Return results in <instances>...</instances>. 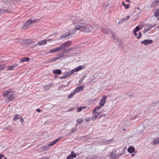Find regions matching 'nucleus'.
Returning <instances> with one entry per match:
<instances>
[{
  "mask_svg": "<svg viewBox=\"0 0 159 159\" xmlns=\"http://www.w3.org/2000/svg\"><path fill=\"white\" fill-rule=\"evenodd\" d=\"M75 30H80L81 32L89 33L93 30V28L90 25L87 23H84L81 21L77 22L75 25Z\"/></svg>",
  "mask_w": 159,
  "mask_h": 159,
  "instance_id": "f257e3e1",
  "label": "nucleus"
},
{
  "mask_svg": "<svg viewBox=\"0 0 159 159\" xmlns=\"http://www.w3.org/2000/svg\"><path fill=\"white\" fill-rule=\"evenodd\" d=\"M3 96L6 98L7 99L6 101L7 103L12 101L15 98V92L13 89H11L4 91L3 93Z\"/></svg>",
  "mask_w": 159,
  "mask_h": 159,
  "instance_id": "f03ea898",
  "label": "nucleus"
},
{
  "mask_svg": "<svg viewBox=\"0 0 159 159\" xmlns=\"http://www.w3.org/2000/svg\"><path fill=\"white\" fill-rule=\"evenodd\" d=\"M71 43V42L70 41L65 42L63 43L60 46V47L51 49L50 50L49 52H47V54H48L49 53H54L58 52L60 50H62L65 48H68L70 46Z\"/></svg>",
  "mask_w": 159,
  "mask_h": 159,
  "instance_id": "7ed1b4c3",
  "label": "nucleus"
},
{
  "mask_svg": "<svg viewBox=\"0 0 159 159\" xmlns=\"http://www.w3.org/2000/svg\"><path fill=\"white\" fill-rule=\"evenodd\" d=\"M36 20L32 17L27 21L22 27L21 29L23 30L28 29L33 23H35Z\"/></svg>",
  "mask_w": 159,
  "mask_h": 159,
  "instance_id": "20e7f679",
  "label": "nucleus"
},
{
  "mask_svg": "<svg viewBox=\"0 0 159 159\" xmlns=\"http://www.w3.org/2000/svg\"><path fill=\"white\" fill-rule=\"evenodd\" d=\"M83 68V66H79L78 67L75 68L71 71L66 72L65 74V76L68 78L69 76L74 74V73L75 72H77L80 70H82Z\"/></svg>",
  "mask_w": 159,
  "mask_h": 159,
  "instance_id": "39448f33",
  "label": "nucleus"
},
{
  "mask_svg": "<svg viewBox=\"0 0 159 159\" xmlns=\"http://www.w3.org/2000/svg\"><path fill=\"white\" fill-rule=\"evenodd\" d=\"M102 112V111H95L93 110L92 112V116L91 118V120L93 121L96 120Z\"/></svg>",
  "mask_w": 159,
  "mask_h": 159,
  "instance_id": "423d86ee",
  "label": "nucleus"
},
{
  "mask_svg": "<svg viewBox=\"0 0 159 159\" xmlns=\"http://www.w3.org/2000/svg\"><path fill=\"white\" fill-rule=\"evenodd\" d=\"M102 31L105 34L109 33L111 35H112V38L113 39H114L115 35L111 31V30H110L108 28H107L106 27H104L102 29Z\"/></svg>",
  "mask_w": 159,
  "mask_h": 159,
  "instance_id": "0eeeda50",
  "label": "nucleus"
},
{
  "mask_svg": "<svg viewBox=\"0 0 159 159\" xmlns=\"http://www.w3.org/2000/svg\"><path fill=\"white\" fill-rule=\"evenodd\" d=\"M155 25H152L151 24L147 25L145 26V28L143 31V33H145L150 30L152 27L155 26Z\"/></svg>",
  "mask_w": 159,
  "mask_h": 159,
  "instance_id": "6e6552de",
  "label": "nucleus"
},
{
  "mask_svg": "<svg viewBox=\"0 0 159 159\" xmlns=\"http://www.w3.org/2000/svg\"><path fill=\"white\" fill-rule=\"evenodd\" d=\"M107 98V97L106 96H103L100 101L99 104L101 107H102L105 104L106 102Z\"/></svg>",
  "mask_w": 159,
  "mask_h": 159,
  "instance_id": "1a4fd4ad",
  "label": "nucleus"
},
{
  "mask_svg": "<svg viewBox=\"0 0 159 159\" xmlns=\"http://www.w3.org/2000/svg\"><path fill=\"white\" fill-rule=\"evenodd\" d=\"M49 147L48 145H46L45 146L41 147L39 149V150L40 152L47 151L49 149Z\"/></svg>",
  "mask_w": 159,
  "mask_h": 159,
  "instance_id": "9d476101",
  "label": "nucleus"
},
{
  "mask_svg": "<svg viewBox=\"0 0 159 159\" xmlns=\"http://www.w3.org/2000/svg\"><path fill=\"white\" fill-rule=\"evenodd\" d=\"M76 155L75 152L72 151L71 154L66 157V159H73L76 157Z\"/></svg>",
  "mask_w": 159,
  "mask_h": 159,
  "instance_id": "9b49d317",
  "label": "nucleus"
},
{
  "mask_svg": "<svg viewBox=\"0 0 159 159\" xmlns=\"http://www.w3.org/2000/svg\"><path fill=\"white\" fill-rule=\"evenodd\" d=\"M152 40H151L145 39L142 41L141 42V43L142 44H144L145 45H148L152 43Z\"/></svg>",
  "mask_w": 159,
  "mask_h": 159,
  "instance_id": "f8f14e48",
  "label": "nucleus"
},
{
  "mask_svg": "<svg viewBox=\"0 0 159 159\" xmlns=\"http://www.w3.org/2000/svg\"><path fill=\"white\" fill-rule=\"evenodd\" d=\"M16 42H18L22 44L28 43L30 42V40L27 39H19L18 41H16Z\"/></svg>",
  "mask_w": 159,
  "mask_h": 159,
  "instance_id": "ddd939ff",
  "label": "nucleus"
},
{
  "mask_svg": "<svg viewBox=\"0 0 159 159\" xmlns=\"http://www.w3.org/2000/svg\"><path fill=\"white\" fill-rule=\"evenodd\" d=\"M51 39H49L48 40H42L41 41H39L38 43V44L39 46L45 45L47 43V42L48 41H49Z\"/></svg>",
  "mask_w": 159,
  "mask_h": 159,
  "instance_id": "4468645a",
  "label": "nucleus"
},
{
  "mask_svg": "<svg viewBox=\"0 0 159 159\" xmlns=\"http://www.w3.org/2000/svg\"><path fill=\"white\" fill-rule=\"evenodd\" d=\"M115 151L114 152L112 151L111 153L109 156V157L111 158L112 159H115L117 158V156L116 154H115Z\"/></svg>",
  "mask_w": 159,
  "mask_h": 159,
  "instance_id": "2eb2a0df",
  "label": "nucleus"
},
{
  "mask_svg": "<svg viewBox=\"0 0 159 159\" xmlns=\"http://www.w3.org/2000/svg\"><path fill=\"white\" fill-rule=\"evenodd\" d=\"M84 89V86H80L79 87L76 88L75 90L74 91L75 93L79 92L82 91Z\"/></svg>",
  "mask_w": 159,
  "mask_h": 159,
  "instance_id": "dca6fc26",
  "label": "nucleus"
},
{
  "mask_svg": "<svg viewBox=\"0 0 159 159\" xmlns=\"http://www.w3.org/2000/svg\"><path fill=\"white\" fill-rule=\"evenodd\" d=\"M127 151L130 153H132L135 151V149L133 147L131 146L128 148Z\"/></svg>",
  "mask_w": 159,
  "mask_h": 159,
  "instance_id": "f3484780",
  "label": "nucleus"
},
{
  "mask_svg": "<svg viewBox=\"0 0 159 159\" xmlns=\"http://www.w3.org/2000/svg\"><path fill=\"white\" fill-rule=\"evenodd\" d=\"M30 60V58L29 57H26L22 58L20 61V62L21 63L23 62H28Z\"/></svg>",
  "mask_w": 159,
  "mask_h": 159,
  "instance_id": "a211bd4d",
  "label": "nucleus"
},
{
  "mask_svg": "<svg viewBox=\"0 0 159 159\" xmlns=\"http://www.w3.org/2000/svg\"><path fill=\"white\" fill-rule=\"evenodd\" d=\"M53 73L55 74H60L61 73V71L59 69L54 70L53 71Z\"/></svg>",
  "mask_w": 159,
  "mask_h": 159,
  "instance_id": "6ab92c4d",
  "label": "nucleus"
},
{
  "mask_svg": "<svg viewBox=\"0 0 159 159\" xmlns=\"http://www.w3.org/2000/svg\"><path fill=\"white\" fill-rule=\"evenodd\" d=\"M17 65H13L9 66L7 67V70H12L14 68L17 66Z\"/></svg>",
  "mask_w": 159,
  "mask_h": 159,
  "instance_id": "aec40b11",
  "label": "nucleus"
},
{
  "mask_svg": "<svg viewBox=\"0 0 159 159\" xmlns=\"http://www.w3.org/2000/svg\"><path fill=\"white\" fill-rule=\"evenodd\" d=\"M52 85V83L50 84H49L45 85L44 87V88L45 90H48L49 89Z\"/></svg>",
  "mask_w": 159,
  "mask_h": 159,
  "instance_id": "412c9836",
  "label": "nucleus"
},
{
  "mask_svg": "<svg viewBox=\"0 0 159 159\" xmlns=\"http://www.w3.org/2000/svg\"><path fill=\"white\" fill-rule=\"evenodd\" d=\"M86 108V107L82 106L79 107H78L77 109L76 110V112H80L82 110Z\"/></svg>",
  "mask_w": 159,
  "mask_h": 159,
  "instance_id": "4be33fe9",
  "label": "nucleus"
},
{
  "mask_svg": "<svg viewBox=\"0 0 159 159\" xmlns=\"http://www.w3.org/2000/svg\"><path fill=\"white\" fill-rule=\"evenodd\" d=\"M21 116L19 115L16 114L14 116L13 119L15 121H16L18 119H19L21 118Z\"/></svg>",
  "mask_w": 159,
  "mask_h": 159,
  "instance_id": "5701e85b",
  "label": "nucleus"
},
{
  "mask_svg": "<svg viewBox=\"0 0 159 159\" xmlns=\"http://www.w3.org/2000/svg\"><path fill=\"white\" fill-rule=\"evenodd\" d=\"M102 107L101 106H97L95 107L93 111H99V110L101 109Z\"/></svg>",
  "mask_w": 159,
  "mask_h": 159,
  "instance_id": "b1692460",
  "label": "nucleus"
},
{
  "mask_svg": "<svg viewBox=\"0 0 159 159\" xmlns=\"http://www.w3.org/2000/svg\"><path fill=\"white\" fill-rule=\"evenodd\" d=\"M159 143V138L155 139L153 141V144L155 145Z\"/></svg>",
  "mask_w": 159,
  "mask_h": 159,
  "instance_id": "393cba45",
  "label": "nucleus"
},
{
  "mask_svg": "<svg viewBox=\"0 0 159 159\" xmlns=\"http://www.w3.org/2000/svg\"><path fill=\"white\" fill-rule=\"evenodd\" d=\"M70 83V82L69 81V82L66 85H61L59 87V89H63V88H65V87H66V86H68V85Z\"/></svg>",
  "mask_w": 159,
  "mask_h": 159,
  "instance_id": "a878e982",
  "label": "nucleus"
},
{
  "mask_svg": "<svg viewBox=\"0 0 159 159\" xmlns=\"http://www.w3.org/2000/svg\"><path fill=\"white\" fill-rule=\"evenodd\" d=\"M159 2V1L157 0H155L152 2V5L153 6H157Z\"/></svg>",
  "mask_w": 159,
  "mask_h": 159,
  "instance_id": "bb28decb",
  "label": "nucleus"
},
{
  "mask_svg": "<svg viewBox=\"0 0 159 159\" xmlns=\"http://www.w3.org/2000/svg\"><path fill=\"white\" fill-rule=\"evenodd\" d=\"M75 93H75L74 91L73 92L71 93L70 94V95L68 96V98L70 99V98H72Z\"/></svg>",
  "mask_w": 159,
  "mask_h": 159,
  "instance_id": "cd10ccee",
  "label": "nucleus"
},
{
  "mask_svg": "<svg viewBox=\"0 0 159 159\" xmlns=\"http://www.w3.org/2000/svg\"><path fill=\"white\" fill-rule=\"evenodd\" d=\"M154 15L155 17L159 16V9H157L156 10Z\"/></svg>",
  "mask_w": 159,
  "mask_h": 159,
  "instance_id": "c85d7f7f",
  "label": "nucleus"
},
{
  "mask_svg": "<svg viewBox=\"0 0 159 159\" xmlns=\"http://www.w3.org/2000/svg\"><path fill=\"white\" fill-rule=\"evenodd\" d=\"M83 122V120L82 119H78L76 121L77 123L78 124H80Z\"/></svg>",
  "mask_w": 159,
  "mask_h": 159,
  "instance_id": "c756f323",
  "label": "nucleus"
},
{
  "mask_svg": "<svg viewBox=\"0 0 159 159\" xmlns=\"http://www.w3.org/2000/svg\"><path fill=\"white\" fill-rule=\"evenodd\" d=\"M57 59H57V57L53 58H52L48 62H53L55 61Z\"/></svg>",
  "mask_w": 159,
  "mask_h": 159,
  "instance_id": "7c9ffc66",
  "label": "nucleus"
},
{
  "mask_svg": "<svg viewBox=\"0 0 159 159\" xmlns=\"http://www.w3.org/2000/svg\"><path fill=\"white\" fill-rule=\"evenodd\" d=\"M77 130V129L75 128H73L72 130L70 131V132L69 133V134H71L73 133L74 132L76 131Z\"/></svg>",
  "mask_w": 159,
  "mask_h": 159,
  "instance_id": "2f4dec72",
  "label": "nucleus"
},
{
  "mask_svg": "<svg viewBox=\"0 0 159 159\" xmlns=\"http://www.w3.org/2000/svg\"><path fill=\"white\" fill-rule=\"evenodd\" d=\"M8 11V10H4V9H0V13H3L4 12H7Z\"/></svg>",
  "mask_w": 159,
  "mask_h": 159,
  "instance_id": "473e14b6",
  "label": "nucleus"
},
{
  "mask_svg": "<svg viewBox=\"0 0 159 159\" xmlns=\"http://www.w3.org/2000/svg\"><path fill=\"white\" fill-rule=\"evenodd\" d=\"M124 154V152H122L121 153H119L118 154H116L117 156V158H118L120 156L123 155Z\"/></svg>",
  "mask_w": 159,
  "mask_h": 159,
  "instance_id": "72a5a7b5",
  "label": "nucleus"
},
{
  "mask_svg": "<svg viewBox=\"0 0 159 159\" xmlns=\"http://www.w3.org/2000/svg\"><path fill=\"white\" fill-rule=\"evenodd\" d=\"M70 33L69 32H66L64 34V35L67 37L70 35Z\"/></svg>",
  "mask_w": 159,
  "mask_h": 159,
  "instance_id": "f704fd0d",
  "label": "nucleus"
},
{
  "mask_svg": "<svg viewBox=\"0 0 159 159\" xmlns=\"http://www.w3.org/2000/svg\"><path fill=\"white\" fill-rule=\"evenodd\" d=\"M65 55L63 54H62V55L59 56L58 57H57V59H58L60 58H62L64 57H65Z\"/></svg>",
  "mask_w": 159,
  "mask_h": 159,
  "instance_id": "c9c22d12",
  "label": "nucleus"
},
{
  "mask_svg": "<svg viewBox=\"0 0 159 159\" xmlns=\"http://www.w3.org/2000/svg\"><path fill=\"white\" fill-rule=\"evenodd\" d=\"M140 30V28L139 26H137L134 29V31L137 32L139 31Z\"/></svg>",
  "mask_w": 159,
  "mask_h": 159,
  "instance_id": "e433bc0d",
  "label": "nucleus"
},
{
  "mask_svg": "<svg viewBox=\"0 0 159 159\" xmlns=\"http://www.w3.org/2000/svg\"><path fill=\"white\" fill-rule=\"evenodd\" d=\"M85 120L86 121V122H88L90 120H91V118L90 117H86L85 119Z\"/></svg>",
  "mask_w": 159,
  "mask_h": 159,
  "instance_id": "4c0bfd02",
  "label": "nucleus"
},
{
  "mask_svg": "<svg viewBox=\"0 0 159 159\" xmlns=\"http://www.w3.org/2000/svg\"><path fill=\"white\" fill-rule=\"evenodd\" d=\"M130 6L129 4H125V6H124L125 9H127L128 8H129Z\"/></svg>",
  "mask_w": 159,
  "mask_h": 159,
  "instance_id": "58836bf2",
  "label": "nucleus"
},
{
  "mask_svg": "<svg viewBox=\"0 0 159 159\" xmlns=\"http://www.w3.org/2000/svg\"><path fill=\"white\" fill-rule=\"evenodd\" d=\"M69 51V49H65L63 50V53H66Z\"/></svg>",
  "mask_w": 159,
  "mask_h": 159,
  "instance_id": "ea45409f",
  "label": "nucleus"
},
{
  "mask_svg": "<svg viewBox=\"0 0 159 159\" xmlns=\"http://www.w3.org/2000/svg\"><path fill=\"white\" fill-rule=\"evenodd\" d=\"M55 144V142H54V141H53V142H52L50 143L48 145H49V146L50 147V146H52L54 145Z\"/></svg>",
  "mask_w": 159,
  "mask_h": 159,
  "instance_id": "a19ab883",
  "label": "nucleus"
},
{
  "mask_svg": "<svg viewBox=\"0 0 159 159\" xmlns=\"http://www.w3.org/2000/svg\"><path fill=\"white\" fill-rule=\"evenodd\" d=\"M67 37H66V36L65 35H64V34H63V35H62L60 37V39H65V38H67Z\"/></svg>",
  "mask_w": 159,
  "mask_h": 159,
  "instance_id": "79ce46f5",
  "label": "nucleus"
},
{
  "mask_svg": "<svg viewBox=\"0 0 159 159\" xmlns=\"http://www.w3.org/2000/svg\"><path fill=\"white\" fill-rule=\"evenodd\" d=\"M67 77H66V76H65V75H63V76H61L60 77V79H66V78H67Z\"/></svg>",
  "mask_w": 159,
  "mask_h": 159,
  "instance_id": "37998d69",
  "label": "nucleus"
},
{
  "mask_svg": "<svg viewBox=\"0 0 159 159\" xmlns=\"http://www.w3.org/2000/svg\"><path fill=\"white\" fill-rule=\"evenodd\" d=\"M4 66L3 65H0V70H2L4 68Z\"/></svg>",
  "mask_w": 159,
  "mask_h": 159,
  "instance_id": "c03bdc74",
  "label": "nucleus"
},
{
  "mask_svg": "<svg viewBox=\"0 0 159 159\" xmlns=\"http://www.w3.org/2000/svg\"><path fill=\"white\" fill-rule=\"evenodd\" d=\"M139 36L137 37V38L138 39H140L142 36V33L141 32H139Z\"/></svg>",
  "mask_w": 159,
  "mask_h": 159,
  "instance_id": "a18cd8bd",
  "label": "nucleus"
},
{
  "mask_svg": "<svg viewBox=\"0 0 159 159\" xmlns=\"http://www.w3.org/2000/svg\"><path fill=\"white\" fill-rule=\"evenodd\" d=\"M20 121L21 122L22 124L23 125V122H24V119L23 118H22L21 116V118L20 119Z\"/></svg>",
  "mask_w": 159,
  "mask_h": 159,
  "instance_id": "49530a36",
  "label": "nucleus"
},
{
  "mask_svg": "<svg viewBox=\"0 0 159 159\" xmlns=\"http://www.w3.org/2000/svg\"><path fill=\"white\" fill-rule=\"evenodd\" d=\"M4 155L2 154H0V159H1L2 158H4Z\"/></svg>",
  "mask_w": 159,
  "mask_h": 159,
  "instance_id": "de8ad7c7",
  "label": "nucleus"
},
{
  "mask_svg": "<svg viewBox=\"0 0 159 159\" xmlns=\"http://www.w3.org/2000/svg\"><path fill=\"white\" fill-rule=\"evenodd\" d=\"M94 77V76H92L90 78V79H91V81H92L93 80Z\"/></svg>",
  "mask_w": 159,
  "mask_h": 159,
  "instance_id": "09e8293b",
  "label": "nucleus"
},
{
  "mask_svg": "<svg viewBox=\"0 0 159 159\" xmlns=\"http://www.w3.org/2000/svg\"><path fill=\"white\" fill-rule=\"evenodd\" d=\"M74 48L71 47L70 48L68 49L69 51H70L71 50H73Z\"/></svg>",
  "mask_w": 159,
  "mask_h": 159,
  "instance_id": "8fccbe9b",
  "label": "nucleus"
},
{
  "mask_svg": "<svg viewBox=\"0 0 159 159\" xmlns=\"http://www.w3.org/2000/svg\"><path fill=\"white\" fill-rule=\"evenodd\" d=\"M134 35L135 36H137V33H136V32L134 31Z\"/></svg>",
  "mask_w": 159,
  "mask_h": 159,
  "instance_id": "3c124183",
  "label": "nucleus"
},
{
  "mask_svg": "<svg viewBox=\"0 0 159 159\" xmlns=\"http://www.w3.org/2000/svg\"><path fill=\"white\" fill-rule=\"evenodd\" d=\"M36 111L37 112H41V110L39 109H36Z\"/></svg>",
  "mask_w": 159,
  "mask_h": 159,
  "instance_id": "603ef678",
  "label": "nucleus"
},
{
  "mask_svg": "<svg viewBox=\"0 0 159 159\" xmlns=\"http://www.w3.org/2000/svg\"><path fill=\"white\" fill-rule=\"evenodd\" d=\"M59 139H57L55 140L54 142H55V143H57V142H58L59 141Z\"/></svg>",
  "mask_w": 159,
  "mask_h": 159,
  "instance_id": "864d4df0",
  "label": "nucleus"
},
{
  "mask_svg": "<svg viewBox=\"0 0 159 159\" xmlns=\"http://www.w3.org/2000/svg\"><path fill=\"white\" fill-rule=\"evenodd\" d=\"M2 0L3 2L4 3L7 2L8 1V0Z\"/></svg>",
  "mask_w": 159,
  "mask_h": 159,
  "instance_id": "5fc2aeb1",
  "label": "nucleus"
},
{
  "mask_svg": "<svg viewBox=\"0 0 159 159\" xmlns=\"http://www.w3.org/2000/svg\"><path fill=\"white\" fill-rule=\"evenodd\" d=\"M73 110V108H72L71 109H69L68 111H72Z\"/></svg>",
  "mask_w": 159,
  "mask_h": 159,
  "instance_id": "6e6d98bb",
  "label": "nucleus"
},
{
  "mask_svg": "<svg viewBox=\"0 0 159 159\" xmlns=\"http://www.w3.org/2000/svg\"><path fill=\"white\" fill-rule=\"evenodd\" d=\"M129 18H130V16H127L126 17V20H127V19H129Z\"/></svg>",
  "mask_w": 159,
  "mask_h": 159,
  "instance_id": "4d7b16f0",
  "label": "nucleus"
},
{
  "mask_svg": "<svg viewBox=\"0 0 159 159\" xmlns=\"http://www.w3.org/2000/svg\"><path fill=\"white\" fill-rule=\"evenodd\" d=\"M63 138V137H60L59 138H58L59 140Z\"/></svg>",
  "mask_w": 159,
  "mask_h": 159,
  "instance_id": "13d9d810",
  "label": "nucleus"
},
{
  "mask_svg": "<svg viewBox=\"0 0 159 159\" xmlns=\"http://www.w3.org/2000/svg\"><path fill=\"white\" fill-rule=\"evenodd\" d=\"M1 159H7V158L5 157L4 156V158H2Z\"/></svg>",
  "mask_w": 159,
  "mask_h": 159,
  "instance_id": "bf43d9fd",
  "label": "nucleus"
},
{
  "mask_svg": "<svg viewBox=\"0 0 159 159\" xmlns=\"http://www.w3.org/2000/svg\"><path fill=\"white\" fill-rule=\"evenodd\" d=\"M122 5L123 6H125V4L124 2H122Z\"/></svg>",
  "mask_w": 159,
  "mask_h": 159,
  "instance_id": "052dcab7",
  "label": "nucleus"
},
{
  "mask_svg": "<svg viewBox=\"0 0 159 159\" xmlns=\"http://www.w3.org/2000/svg\"><path fill=\"white\" fill-rule=\"evenodd\" d=\"M106 116V114H104L103 115L102 114V115H101V116Z\"/></svg>",
  "mask_w": 159,
  "mask_h": 159,
  "instance_id": "680f3d73",
  "label": "nucleus"
},
{
  "mask_svg": "<svg viewBox=\"0 0 159 159\" xmlns=\"http://www.w3.org/2000/svg\"><path fill=\"white\" fill-rule=\"evenodd\" d=\"M135 155V154H132L131 155V156L132 157H134Z\"/></svg>",
  "mask_w": 159,
  "mask_h": 159,
  "instance_id": "e2e57ef3",
  "label": "nucleus"
},
{
  "mask_svg": "<svg viewBox=\"0 0 159 159\" xmlns=\"http://www.w3.org/2000/svg\"><path fill=\"white\" fill-rule=\"evenodd\" d=\"M126 1L128 2H130V0H125Z\"/></svg>",
  "mask_w": 159,
  "mask_h": 159,
  "instance_id": "0e129e2a",
  "label": "nucleus"
},
{
  "mask_svg": "<svg viewBox=\"0 0 159 159\" xmlns=\"http://www.w3.org/2000/svg\"><path fill=\"white\" fill-rule=\"evenodd\" d=\"M137 9H138V10H139V7H137Z\"/></svg>",
  "mask_w": 159,
  "mask_h": 159,
  "instance_id": "69168bd1",
  "label": "nucleus"
},
{
  "mask_svg": "<svg viewBox=\"0 0 159 159\" xmlns=\"http://www.w3.org/2000/svg\"><path fill=\"white\" fill-rule=\"evenodd\" d=\"M81 80L82 81L83 80V79H82V78H81Z\"/></svg>",
  "mask_w": 159,
  "mask_h": 159,
  "instance_id": "338daca9",
  "label": "nucleus"
},
{
  "mask_svg": "<svg viewBox=\"0 0 159 159\" xmlns=\"http://www.w3.org/2000/svg\"><path fill=\"white\" fill-rule=\"evenodd\" d=\"M120 22H119V23H118V24H120Z\"/></svg>",
  "mask_w": 159,
  "mask_h": 159,
  "instance_id": "774afa93",
  "label": "nucleus"
}]
</instances>
